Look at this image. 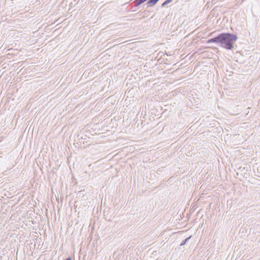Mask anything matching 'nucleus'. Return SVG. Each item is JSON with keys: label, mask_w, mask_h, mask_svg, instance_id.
Returning <instances> with one entry per match:
<instances>
[{"label": "nucleus", "mask_w": 260, "mask_h": 260, "mask_svg": "<svg viewBox=\"0 0 260 260\" xmlns=\"http://www.w3.org/2000/svg\"><path fill=\"white\" fill-rule=\"evenodd\" d=\"M237 39L236 36L230 33H222L216 37L209 39L208 43H215L226 49H231Z\"/></svg>", "instance_id": "obj_1"}, {"label": "nucleus", "mask_w": 260, "mask_h": 260, "mask_svg": "<svg viewBox=\"0 0 260 260\" xmlns=\"http://www.w3.org/2000/svg\"><path fill=\"white\" fill-rule=\"evenodd\" d=\"M159 0H149L147 3V5L149 6H152L156 4Z\"/></svg>", "instance_id": "obj_2"}, {"label": "nucleus", "mask_w": 260, "mask_h": 260, "mask_svg": "<svg viewBox=\"0 0 260 260\" xmlns=\"http://www.w3.org/2000/svg\"><path fill=\"white\" fill-rule=\"evenodd\" d=\"M191 238V236H190L188 238H187L185 240H183L180 244L181 246L184 245L186 244V242Z\"/></svg>", "instance_id": "obj_3"}, {"label": "nucleus", "mask_w": 260, "mask_h": 260, "mask_svg": "<svg viewBox=\"0 0 260 260\" xmlns=\"http://www.w3.org/2000/svg\"><path fill=\"white\" fill-rule=\"evenodd\" d=\"M172 0H167L166 1L162 4V7H164L165 6L169 4V3H170L171 2H172Z\"/></svg>", "instance_id": "obj_4"}, {"label": "nucleus", "mask_w": 260, "mask_h": 260, "mask_svg": "<svg viewBox=\"0 0 260 260\" xmlns=\"http://www.w3.org/2000/svg\"><path fill=\"white\" fill-rule=\"evenodd\" d=\"M248 168H250V167L249 166H246V167H245V169H246L247 170H248Z\"/></svg>", "instance_id": "obj_5"}, {"label": "nucleus", "mask_w": 260, "mask_h": 260, "mask_svg": "<svg viewBox=\"0 0 260 260\" xmlns=\"http://www.w3.org/2000/svg\"><path fill=\"white\" fill-rule=\"evenodd\" d=\"M65 260H72V258H71V257H68V258H67Z\"/></svg>", "instance_id": "obj_6"}]
</instances>
